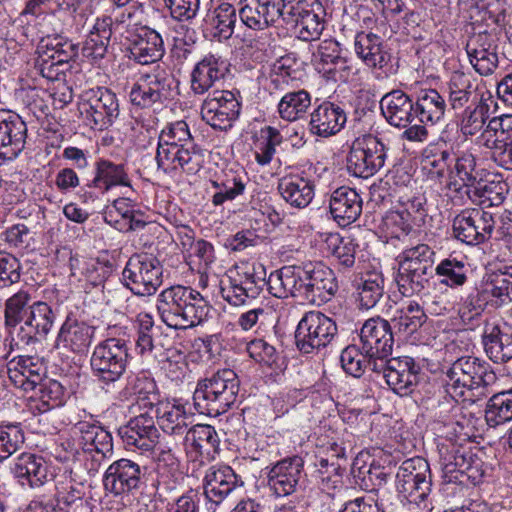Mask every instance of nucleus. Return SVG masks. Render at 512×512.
<instances>
[{"label": "nucleus", "mask_w": 512, "mask_h": 512, "mask_svg": "<svg viewBox=\"0 0 512 512\" xmlns=\"http://www.w3.org/2000/svg\"><path fill=\"white\" fill-rule=\"evenodd\" d=\"M483 294L500 303L512 301V266H505L486 273L483 280Z\"/></svg>", "instance_id": "nucleus-52"}, {"label": "nucleus", "mask_w": 512, "mask_h": 512, "mask_svg": "<svg viewBox=\"0 0 512 512\" xmlns=\"http://www.w3.org/2000/svg\"><path fill=\"white\" fill-rule=\"evenodd\" d=\"M285 0H240L238 15L249 29L263 31L284 18Z\"/></svg>", "instance_id": "nucleus-18"}, {"label": "nucleus", "mask_w": 512, "mask_h": 512, "mask_svg": "<svg viewBox=\"0 0 512 512\" xmlns=\"http://www.w3.org/2000/svg\"><path fill=\"white\" fill-rule=\"evenodd\" d=\"M384 279L378 273L367 274L357 286L360 306L373 308L383 296Z\"/></svg>", "instance_id": "nucleus-60"}, {"label": "nucleus", "mask_w": 512, "mask_h": 512, "mask_svg": "<svg viewBox=\"0 0 512 512\" xmlns=\"http://www.w3.org/2000/svg\"><path fill=\"white\" fill-rule=\"evenodd\" d=\"M386 159L384 144L373 135L355 139L347 156L348 171L361 178L373 176Z\"/></svg>", "instance_id": "nucleus-10"}, {"label": "nucleus", "mask_w": 512, "mask_h": 512, "mask_svg": "<svg viewBox=\"0 0 512 512\" xmlns=\"http://www.w3.org/2000/svg\"><path fill=\"white\" fill-rule=\"evenodd\" d=\"M299 266L300 297L311 302H325L338 289L334 273L321 263H307Z\"/></svg>", "instance_id": "nucleus-12"}, {"label": "nucleus", "mask_w": 512, "mask_h": 512, "mask_svg": "<svg viewBox=\"0 0 512 512\" xmlns=\"http://www.w3.org/2000/svg\"><path fill=\"white\" fill-rule=\"evenodd\" d=\"M204 21L219 40H228L234 33L237 9L228 2H221L208 10Z\"/></svg>", "instance_id": "nucleus-44"}, {"label": "nucleus", "mask_w": 512, "mask_h": 512, "mask_svg": "<svg viewBox=\"0 0 512 512\" xmlns=\"http://www.w3.org/2000/svg\"><path fill=\"white\" fill-rule=\"evenodd\" d=\"M12 471L15 477L26 480L32 488L44 485L52 477L46 461L32 453L19 455L15 460Z\"/></svg>", "instance_id": "nucleus-40"}, {"label": "nucleus", "mask_w": 512, "mask_h": 512, "mask_svg": "<svg viewBox=\"0 0 512 512\" xmlns=\"http://www.w3.org/2000/svg\"><path fill=\"white\" fill-rule=\"evenodd\" d=\"M446 391L454 399L475 402L493 392L498 378L491 365L474 356L454 361L447 373Z\"/></svg>", "instance_id": "nucleus-2"}, {"label": "nucleus", "mask_w": 512, "mask_h": 512, "mask_svg": "<svg viewBox=\"0 0 512 512\" xmlns=\"http://www.w3.org/2000/svg\"><path fill=\"white\" fill-rule=\"evenodd\" d=\"M136 349L142 356L164 357L170 339L163 334L162 327L154 323L151 314L141 312L136 318Z\"/></svg>", "instance_id": "nucleus-26"}, {"label": "nucleus", "mask_w": 512, "mask_h": 512, "mask_svg": "<svg viewBox=\"0 0 512 512\" xmlns=\"http://www.w3.org/2000/svg\"><path fill=\"white\" fill-rule=\"evenodd\" d=\"M211 306L197 290L182 285L164 289L157 297V311L161 320L173 329H188L201 324L209 315Z\"/></svg>", "instance_id": "nucleus-1"}, {"label": "nucleus", "mask_w": 512, "mask_h": 512, "mask_svg": "<svg viewBox=\"0 0 512 512\" xmlns=\"http://www.w3.org/2000/svg\"><path fill=\"white\" fill-rule=\"evenodd\" d=\"M157 145L201 150V148L195 143L188 124L183 120L175 121L166 125L159 134Z\"/></svg>", "instance_id": "nucleus-58"}, {"label": "nucleus", "mask_w": 512, "mask_h": 512, "mask_svg": "<svg viewBox=\"0 0 512 512\" xmlns=\"http://www.w3.org/2000/svg\"><path fill=\"white\" fill-rule=\"evenodd\" d=\"M488 105L479 102L468 106L462 113L460 130L464 136H474L480 132L488 118Z\"/></svg>", "instance_id": "nucleus-64"}, {"label": "nucleus", "mask_w": 512, "mask_h": 512, "mask_svg": "<svg viewBox=\"0 0 512 512\" xmlns=\"http://www.w3.org/2000/svg\"><path fill=\"white\" fill-rule=\"evenodd\" d=\"M129 52L130 58L141 65L158 62L165 54L162 36L147 26L141 27L131 40Z\"/></svg>", "instance_id": "nucleus-30"}, {"label": "nucleus", "mask_w": 512, "mask_h": 512, "mask_svg": "<svg viewBox=\"0 0 512 512\" xmlns=\"http://www.w3.org/2000/svg\"><path fill=\"white\" fill-rule=\"evenodd\" d=\"M266 271L261 263L239 267L235 275L221 281V296L230 305L241 306L256 299L266 285Z\"/></svg>", "instance_id": "nucleus-8"}, {"label": "nucleus", "mask_w": 512, "mask_h": 512, "mask_svg": "<svg viewBox=\"0 0 512 512\" xmlns=\"http://www.w3.org/2000/svg\"><path fill=\"white\" fill-rule=\"evenodd\" d=\"M91 186L104 193L115 186H130V180L122 164L100 159L95 164V176Z\"/></svg>", "instance_id": "nucleus-46"}, {"label": "nucleus", "mask_w": 512, "mask_h": 512, "mask_svg": "<svg viewBox=\"0 0 512 512\" xmlns=\"http://www.w3.org/2000/svg\"><path fill=\"white\" fill-rule=\"evenodd\" d=\"M288 14L295 22L298 38L303 41L319 39L325 27L326 9L320 0H299Z\"/></svg>", "instance_id": "nucleus-17"}, {"label": "nucleus", "mask_w": 512, "mask_h": 512, "mask_svg": "<svg viewBox=\"0 0 512 512\" xmlns=\"http://www.w3.org/2000/svg\"><path fill=\"white\" fill-rule=\"evenodd\" d=\"M77 106L83 125L92 130L102 131L109 128L119 116L116 94L104 87L82 92Z\"/></svg>", "instance_id": "nucleus-6"}, {"label": "nucleus", "mask_w": 512, "mask_h": 512, "mask_svg": "<svg viewBox=\"0 0 512 512\" xmlns=\"http://www.w3.org/2000/svg\"><path fill=\"white\" fill-rule=\"evenodd\" d=\"M184 448L188 459L202 466L214 460L219 453L220 438L213 426L197 424L190 427L184 436Z\"/></svg>", "instance_id": "nucleus-19"}, {"label": "nucleus", "mask_w": 512, "mask_h": 512, "mask_svg": "<svg viewBox=\"0 0 512 512\" xmlns=\"http://www.w3.org/2000/svg\"><path fill=\"white\" fill-rule=\"evenodd\" d=\"M504 186L500 182L487 181L480 177L466 193L470 198L478 199L480 203L499 205L505 198Z\"/></svg>", "instance_id": "nucleus-63"}, {"label": "nucleus", "mask_w": 512, "mask_h": 512, "mask_svg": "<svg viewBox=\"0 0 512 512\" xmlns=\"http://www.w3.org/2000/svg\"><path fill=\"white\" fill-rule=\"evenodd\" d=\"M70 269L73 277L84 281L87 286H101L109 276L110 268L96 259L70 258Z\"/></svg>", "instance_id": "nucleus-49"}, {"label": "nucleus", "mask_w": 512, "mask_h": 512, "mask_svg": "<svg viewBox=\"0 0 512 512\" xmlns=\"http://www.w3.org/2000/svg\"><path fill=\"white\" fill-rule=\"evenodd\" d=\"M278 191L290 206L306 208L315 196V183L305 173H290L279 179Z\"/></svg>", "instance_id": "nucleus-28"}, {"label": "nucleus", "mask_w": 512, "mask_h": 512, "mask_svg": "<svg viewBox=\"0 0 512 512\" xmlns=\"http://www.w3.org/2000/svg\"><path fill=\"white\" fill-rule=\"evenodd\" d=\"M355 52L369 67L382 68L388 61L381 38L374 33L359 32L354 40Z\"/></svg>", "instance_id": "nucleus-45"}, {"label": "nucleus", "mask_w": 512, "mask_h": 512, "mask_svg": "<svg viewBox=\"0 0 512 512\" xmlns=\"http://www.w3.org/2000/svg\"><path fill=\"white\" fill-rule=\"evenodd\" d=\"M380 108L387 121L396 127L407 128L414 119L413 101L400 90L384 95Z\"/></svg>", "instance_id": "nucleus-39"}, {"label": "nucleus", "mask_w": 512, "mask_h": 512, "mask_svg": "<svg viewBox=\"0 0 512 512\" xmlns=\"http://www.w3.org/2000/svg\"><path fill=\"white\" fill-rule=\"evenodd\" d=\"M398 273L396 283L398 291L404 298L392 319L395 335L400 342L416 344V301L415 274H416V247L404 250L396 258Z\"/></svg>", "instance_id": "nucleus-3"}, {"label": "nucleus", "mask_w": 512, "mask_h": 512, "mask_svg": "<svg viewBox=\"0 0 512 512\" xmlns=\"http://www.w3.org/2000/svg\"><path fill=\"white\" fill-rule=\"evenodd\" d=\"M443 146L444 143H433L422 150L419 165L424 178L437 180L444 175L450 154Z\"/></svg>", "instance_id": "nucleus-48"}, {"label": "nucleus", "mask_w": 512, "mask_h": 512, "mask_svg": "<svg viewBox=\"0 0 512 512\" xmlns=\"http://www.w3.org/2000/svg\"><path fill=\"white\" fill-rule=\"evenodd\" d=\"M478 139L479 143L489 149L502 143L510 144L512 141V114H504L490 119Z\"/></svg>", "instance_id": "nucleus-55"}, {"label": "nucleus", "mask_w": 512, "mask_h": 512, "mask_svg": "<svg viewBox=\"0 0 512 512\" xmlns=\"http://www.w3.org/2000/svg\"><path fill=\"white\" fill-rule=\"evenodd\" d=\"M305 480L304 459L298 455L277 461L267 475V485L276 497H286L298 492Z\"/></svg>", "instance_id": "nucleus-14"}, {"label": "nucleus", "mask_w": 512, "mask_h": 512, "mask_svg": "<svg viewBox=\"0 0 512 512\" xmlns=\"http://www.w3.org/2000/svg\"><path fill=\"white\" fill-rule=\"evenodd\" d=\"M144 471V467L130 459L114 461L105 471L104 488L115 496L129 494L140 488Z\"/></svg>", "instance_id": "nucleus-21"}, {"label": "nucleus", "mask_w": 512, "mask_h": 512, "mask_svg": "<svg viewBox=\"0 0 512 512\" xmlns=\"http://www.w3.org/2000/svg\"><path fill=\"white\" fill-rule=\"evenodd\" d=\"M243 484L241 477L230 466L210 467L203 479V490L208 509L215 510Z\"/></svg>", "instance_id": "nucleus-16"}, {"label": "nucleus", "mask_w": 512, "mask_h": 512, "mask_svg": "<svg viewBox=\"0 0 512 512\" xmlns=\"http://www.w3.org/2000/svg\"><path fill=\"white\" fill-rule=\"evenodd\" d=\"M240 382L232 369H221L198 382L193 394L194 405L201 414L219 416L235 402Z\"/></svg>", "instance_id": "nucleus-4"}, {"label": "nucleus", "mask_w": 512, "mask_h": 512, "mask_svg": "<svg viewBox=\"0 0 512 512\" xmlns=\"http://www.w3.org/2000/svg\"><path fill=\"white\" fill-rule=\"evenodd\" d=\"M311 106V95L306 90L290 91L280 99L277 111L281 119L297 121L305 116Z\"/></svg>", "instance_id": "nucleus-53"}, {"label": "nucleus", "mask_w": 512, "mask_h": 512, "mask_svg": "<svg viewBox=\"0 0 512 512\" xmlns=\"http://www.w3.org/2000/svg\"><path fill=\"white\" fill-rule=\"evenodd\" d=\"M11 383L25 392L35 391L45 376L43 365L30 356H18L6 365Z\"/></svg>", "instance_id": "nucleus-32"}, {"label": "nucleus", "mask_w": 512, "mask_h": 512, "mask_svg": "<svg viewBox=\"0 0 512 512\" xmlns=\"http://www.w3.org/2000/svg\"><path fill=\"white\" fill-rule=\"evenodd\" d=\"M346 120V113L339 105L325 101L311 113L309 129L312 134L326 138L337 134Z\"/></svg>", "instance_id": "nucleus-35"}, {"label": "nucleus", "mask_w": 512, "mask_h": 512, "mask_svg": "<svg viewBox=\"0 0 512 512\" xmlns=\"http://www.w3.org/2000/svg\"><path fill=\"white\" fill-rule=\"evenodd\" d=\"M402 139L410 142V145L403 144V152L405 155L400 159L393 171V182L399 189V195H408L416 198L414 193V174L416 172L413 143L416 141V125L408 127L402 133Z\"/></svg>", "instance_id": "nucleus-33"}, {"label": "nucleus", "mask_w": 512, "mask_h": 512, "mask_svg": "<svg viewBox=\"0 0 512 512\" xmlns=\"http://www.w3.org/2000/svg\"><path fill=\"white\" fill-rule=\"evenodd\" d=\"M140 77L153 87L156 94L161 96L164 101L171 98L175 78L167 66L158 64L149 72L141 73Z\"/></svg>", "instance_id": "nucleus-61"}, {"label": "nucleus", "mask_w": 512, "mask_h": 512, "mask_svg": "<svg viewBox=\"0 0 512 512\" xmlns=\"http://www.w3.org/2000/svg\"><path fill=\"white\" fill-rule=\"evenodd\" d=\"M485 419L490 427L512 420V388L493 393L486 404Z\"/></svg>", "instance_id": "nucleus-54"}, {"label": "nucleus", "mask_w": 512, "mask_h": 512, "mask_svg": "<svg viewBox=\"0 0 512 512\" xmlns=\"http://www.w3.org/2000/svg\"><path fill=\"white\" fill-rule=\"evenodd\" d=\"M299 266L288 265L270 273L267 279L269 293L279 299L300 297Z\"/></svg>", "instance_id": "nucleus-42"}, {"label": "nucleus", "mask_w": 512, "mask_h": 512, "mask_svg": "<svg viewBox=\"0 0 512 512\" xmlns=\"http://www.w3.org/2000/svg\"><path fill=\"white\" fill-rule=\"evenodd\" d=\"M336 322L320 311L306 312L295 330L297 349L311 354L329 345L337 335Z\"/></svg>", "instance_id": "nucleus-9"}, {"label": "nucleus", "mask_w": 512, "mask_h": 512, "mask_svg": "<svg viewBox=\"0 0 512 512\" xmlns=\"http://www.w3.org/2000/svg\"><path fill=\"white\" fill-rule=\"evenodd\" d=\"M27 125L17 114L0 110V160L10 161L24 150Z\"/></svg>", "instance_id": "nucleus-23"}, {"label": "nucleus", "mask_w": 512, "mask_h": 512, "mask_svg": "<svg viewBox=\"0 0 512 512\" xmlns=\"http://www.w3.org/2000/svg\"><path fill=\"white\" fill-rule=\"evenodd\" d=\"M362 349L368 357H389L392 353L394 338L391 325L382 318H370L361 328Z\"/></svg>", "instance_id": "nucleus-24"}, {"label": "nucleus", "mask_w": 512, "mask_h": 512, "mask_svg": "<svg viewBox=\"0 0 512 512\" xmlns=\"http://www.w3.org/2000/svg\"><path fill=\"white\" fill-rule=\"evenodd\" d=\"M55 320L56 314L48 303L33 302L24 323L12 339L17 341L16 344L25 345L44 339L54 326Z\"/></svg>", "instance_id": "nucleus-22"}, {"label": "nucleus", "mask_w": 512, "mask_h": 512, "mask_svg": "<svg viewBox=\"0 0 512 512\" xmlns=\"http://www.w3.org/2000/svg\"><path fill=\"white\" fill-rule=\"evenodd\" d=\"M249 177L246 172H234L229 170L221 181H213L212 185L218 190L212 197V203L216 206L225 201H232L245 191Z\"/></svg>", "instance_id": "nucleus-51"}, {"label": "nucleus", "mask_w": 512, "mask_h": 512, "mask_svg": "<svg viewBox=\"0 0 512 512\" xmlns=\"http://www.w3.org/2000/svg\"><path fill=\"white\" fill-rule=\"evenodd\" d=\"M326 248L344 268H351L355 263L357 244L350 237L338 233L329 234L325 240Z\"/></svg>", "instance_id": "nucleus-59"}, {"label": "nucleus", "mask_w": 512, "mask_h": 512, "mask_svg": "<svg viewBox=\"0 0 512 512\" xmlns=\"http://www.w3.org/2000/svg\"><path fill=\"white\" fill-rule=\"evenodd\" d=\"M155 160L158 169L166 174L183 172L194 175L202 168L204 155L202 150L157 145Z\"/></svg>", "instance_id": "nucleus-20"}, {"label": "nucleus", "mask_w": 512, "mask_h": 512, "mask_svg": "<svg viewBox=\"0 0 512 512\" xmlns=\"http://www.w3.org/2000/svg\"><path fill=\"white\" fill-rule=\"evenodd\" d=\"M399 206L396 211L390 212L384 224L397 239L407 237L415 225L416 205L413 196L399 195Z\"/></svg>", "instance_id": "nucleus-41"}, {"label": "nucleus", "mask_w": 512, "mask_h": 512, "mask_svg": "<svg viewBox=\"0 0 512 512\" xmlns=\"http://www.w3.org/2000/svg\"><path fill=\"white\" fill-rule=\"evenodd\" d=\"M472 456L473 453L470 450L455 444H451L444 450L441 449V464L445 480L449 483L457 482Z\"/></svg>", "instance_id": "nucleus-56"}, {"label": "nucleus", "mask_w": 512, "mask_h": 512, "mask_svg": "<svg viewBox=\"0 0 512 512\" xmlns=\"http://www.w3.org/2000/svg\"><path fill=\"white\" fill-rule=\"evenodd\" d=\"M445 111V101L435 89L420 87L418 89V120L425 126L418 125V141L430 134H435L434 125Z\"/></svg>", "instance_id": "nucleus-31"}, {"label": "nucleus", "mask_w": 512, "mask_h": 512, "mask_svg": "<svg viewBox=\"0 0 512 512\" xmlns=\"http://www.w3.org/2000/svg\"><path fill=\"white\" fill-rule=\"evenodd\" d=\"M487 356L495 363L512 359V327L507 323L487 326L482 335Z\"/></svg>", "instance_id": "nucleus-37"}, {"label": "nucleus", "mask_w": 512, "mask_h": 512, "mask_svg": "<svg viewBox=\"0 0 512 512\" xmlns=\"http://www.w3.org/2000/svg\"><path fill=\"white\" fill-rule=\"evenodd\" d=\"M78 446L91 455L89 472L97 473L102 463L113 456V439L109 431L95 422L80 421L74 426Z\"/></svg>", "instance_id": "nucleus-11"}, {"label": "nucleus", "mask_w": 512, "mask_h": 512, "mask_svg": "<svg viewBox=\"0 0 512 512\" xmlns=\"http://www.w3.org/2000/svg\"><path fill=\"white\" fill-rule=\"evenodd\" d=\"M475 78L470 73L454 71L449 80V103L453 109L464 107L475 93Z\"/></svg>", "instance_id": "nucleus-57"}, {"label": "nucleus", "mask_w": 512, "mask_h": 512, "mask_svg": "<svg viewBox=\"0 0 512 512\" xmlns=\"http://www.w3.org/2000/svg\"><path fill=\"white\" fill-rule=\"evenodd\" d=\"M35 391L40 402V406H37L40 412L59 407L64 402V387L56 380L43 378Z\"/></svg>", "instance_id": "nucleus-62"}, {"label": "nucleus", "mask_w": 512, "mask_h": 512, "mask_svg": "<svg viewBox=\"0 0 512 512\" xmlns=\"http://www.w3.org/2000/svg\"><path fill=\"white\" fill-rule=\"evenodd\" d=\"M94 333V326L68 317L60 327L55 347L77 354L84 353L91 345Z\"/></svg>", "instance_id": "nucleus-34"}, {"label": "nucleus", "mask_w": 512, "mask_h": 512, "mask_svg": "<svg viewBox=\"0 0 512 512\" xmlns=\"http://www.w3.org/2000/svg\"><path fill=\"white\" fill-rule=\"evenodd\" d=\"M311 62L316 71L327 80L347 82L352 71L349 60L343 57L340 44L334 39H324L311 45Z\"/></svg>", "instance_id": "nucleus-13"}, {"label": "nucleus", "mask_w": 512, "mask_h": 512, "mask_svg": "<svg viewBox=\"0 0 512 512\" xmlns=\"http://www.w3.org/2000/svg\"><path fill=\"white\" fill-rule=\"evenodd\" d=\"M329 209L333 219L345 227L361 215L362 199L354 189L342 186L331 194Z\"/></svg>", "instance_id": "nucleus-36"}, {"label": "nucleus", "mask_w": 512, "mask_h": 512, "mask_svg": "<svg viewBox=\"0 0 512 512\" xmlns=\"http://www.w3.org/2000/svg\"><path fill=\"white\" fill-rule=\"evenodd\" d=\"M252 139L255 160L262 166L268 165L272 161L276 153V146L283 141L280 131L273 126H265L258 132H254Z\"/></svg>", "instance_id": "nucleus-50"}, {"label": "nucleus", "mask_w": 512, "mask_h": 512, "mask_svg": "<svg viewBox=\"0 0 512 512\" xmlns=\"http://www.w3.org/2000/svg\"><path fill=\"white\" fill-rule=\"evenodd\" d=\"M118 434L126 447L150 451L156 447L159 437L153 417L147 413L131 419L127 425L118 429Z\"/></svg>", "instance_id": "nucleus-27"}, {"label": "nucleus", "mask_w": 512, "mask_h": 512, "mask_svg": "<svg viewBox=\"0 0 512 512\" xmlns=\"http://www.w3.org/2000/svg\"><path fill=\"white\" fill-rule=\"evenodd\" d=\"M163 268L160 261L149 254L133 255L127 261L122 280L134 295L149 297L162 285Z\"/></svg>", "instance_id": "nucleus-7"}, {"label": "nucleus", "mask_w": 512, "mask_h": 512, "mask_svg": "<svg viewBox=\"0 0 512 512\" xmlns=\"http://www.w3.org/2000/svg\"><path fill=\"white\" fill-rule=\"evenodd\" d=\"M227 72L226 61L219 55L209 53L198 61L191 71L190 87L194 94L202 95Z\"/></svg>", "instance_id": "nucleus-29"}, {"label": "nucleus", "mask_w": 512, "mask_h": 512, "mask_svg": "<svg viewBox=\"0 0 512 512\" xmlns=\"http://www.w3.org/2000/svg\"><path fill=\"white\" fill-rule=\"evenodd\" d=\"M415 362L412 357L390 358L386 383L401 397L411 396L416 388Z\"/></svg>", "instance_id": "nucleus-38"}, {"label": "nucleus", "mask_w": 512, "mask_h": 512, "mask_svg": "<svg viewBox=\"0 0 512 512\" xmlns=\"http://www.w3.org/2000/svg\"><path fill=\"white\" fill-rule=\"evenodd\" d=\"M129 348L120 338H108L98 343L92 352L90 366L93 376L107 391L114 387L127 370Z\"/></svg>", "instance_id": "nucleus-5"}, {"label": "nucleus", "mask_w": 512, "mask_h": 512, "mask_svg": "<svg viewBox=\"0 0 512 512\" xmlns=\"http://www.w3.org/2000/svg\"><path fill=\"white\" fill-rule=\"evenodd\" d=\"M33 302L32 295L26 290H19L5 301V326L12 337H15L17 329L24 323Z\"/></svg>", "instance_id": "nucleus-47"}, {"label": "nucleus", "mask_w": 512, "mask_h": 512, "mask_svg": "<svg viewBox=\"0 0 512 512\" xmlns=\"http://www.w3.org/2000/svg\"><path fill=\"white\" fill-rule=\"evenodd\" d=\"M466 52L471 65L482 76L491 75L498 67L497 45L490 33L471 36L466 44Z\"/></svg>", "instance_id": "nucleus-25"}, {"label": "nucleus", "mask_w": 512, "mask_h": 512, "mask_svg": "<svg viewBox=\"0 0 512 512\" xmlns=\"http://www.w3.org/2000/svg\"><path fill=\"white\" fill-rule=\"evenodd\" d=\"M158 424L164 433L173 436L186 435L193 415L181 404L165 403L157 410Z\"/></svg>", "instance_id": "nucleus-43"}, {"label": "nucleus", "mask_w": 512, "mask_h": 512, "mask_svg": "<svg viewBox=\"0 0 512 512\" xmlns=\"http://www.w3.org/2000/svg\"><path fill=\"white\" fill-rule=\"evenodd\" d=\"M241 105L228 90L210 92L201 105L202 119L212 128L227 130L240 114Z\"/></svg>", "instance_id": "nucleus-15"}]
</instances>
